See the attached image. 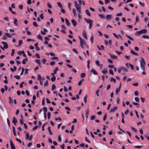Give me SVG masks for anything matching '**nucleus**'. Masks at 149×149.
<instances>
[{"label":"nucleus","mask_w":149,"mask_h":149,"mask_svg":"<svg viewBox=\"0 0 149 149\" xmlns=\"http://www.w3.org/2000/svg\"><path fill=\"white\" fill-rule=\"evenodd\" d=\"M10 142L11 149H15V146L11 140H10Z\"/></svg>","instance_id":"423d86ee"},{"label":"nucleus","mask_w":149,"mask_h":149,"mask_svg":"<svg viewBox=\"0 0 149 149\" xmlns=\"http://www.w3.org/2000/svg\"><path fill=\"white\" fill-rule=\"evenodd\" d=\"M129 66H130V67H131V69L132 70H133L134 69V68L133 65L130 63H129Z\"/></svg>","instance_id":"13d9d810"},{"label":"nucleus","mask_w":149,"mask_h":149,"mask_svg":"<svg viewBox=\"0 0 149 149\" xmlns=\"http://www.w3.org/2000/svg\"><path fill=\"white\" fill-rule=\"evenodd\" d=\"M40 17L42 19H43L44 18V16L43 13H41L40 15Z\"/></svg>","instance_id":"052dcab7"},{"label":"nucleus","mask_w":149,"mask_h":149,"mask_svg":"<svg viewBox=\"0 0 149 149\" xmlns=\"http://www.w3.org/2000/svg\"><path fill=\"white\" fill-rule=\"evenodd\" d=\"M85 12H86V14L88 15L89 16H90L91 15V14H90L89 10H88L86 9L85 11Z\"/></svg>","instance_id":"393cba45"},{"label":"nucleus","mask_w":149,"mask_h":149,"mask_svg":"<svg viewBox=\"0 0 149 149\" xmlns=\"http://www.w3.org/2000/svg\"><path fill=\"white\" fill-rule=\"evenodd\" d=\"M43 109L44 111V113H46V112L47 111V107H44L43 108Z\"/></svg>","instance_id":"4c0bfd02"},{"label":"nucleus","mask_w":149,"mask_h":149,"mask_svg":"<svg viewBox=\"0 0 149 149\" xmlns=\"http://www.w3.org/2000/svg\"><path fill=\"white\" fill-rule=\"evenodd\" d=\"M112 17V16L111 15H107L106 16V18L107 19H108L111 18Z\"/></svg>","instance_id":"5701e85b"},{"label":"nucleus","mask_w":149,"mask_h":149,"mask_svg":"<svg viewBox=\"0 0 149 149\" xmlns=\"http://www.w3.org/2000/svg\"><path fill=\"white\" fill-rule=\"evenodd\" d=\"M38 43L36 42L34 44V46L36 47V50L38 51L39 50H40L39 48L38 47Z\"/></svg>","instance_id":"4468645a"},{"label":"nucleus","mask_w":149,"mask_h":149,"mask_svg":"<svg viewBox=\"0 0 149 149\" xmlns=\"http://www.w3.org/2000/svg\"><path fill=\"white\" fill-rule=\"evenodd\" d=\"M95 118V116H92L91 117V120H93Z\"/></svg>","instance_id":"bf43d9fd"},{"label":"nucleus","mask_w":149,"mask_h":149,"mask_svg":"<svg viewBox=\"0 0 149 149\" xmlns=\"http://www.w3.org/2000/svg\"><path fill=\"white\" fill-rule=\"evenodd\" d=\"M99 15L101 18H104V15L103 14H99Z\"/></svg>","instance_id":"3c124183"},{"label":"nucleus","mask_w":149,"mask_h":149,"mask_svg":"<svg viewBox=\"0 0 149 149\" xmlns=\"http://www.w3.org/2000/svg\"><path fill=\"white\" fill-rule=\"evenodd\" d=\"M87 96L86 95L84 97V102L85 103H86V102H87Z\"/></svg>","instance_id":"603ef678"},{"label":"nucleus","mask_w":149,"mask_h":149,"mask_svg":"<svg viewBox=\"0 0 149 149\" xmlns=\"http://www.w3.org/2000/svg\"><path fill=\"white\" fill-rule=\"evenodd\" d=\"M9 100L10 103H13V99H12L11 97H9Z\"/></svg>","instance_id":"de8ad7c7"},{"label":"nucleus","mask_w":149,"mask_h":149,"mask_svg":"<svg viewBox=\"0 0 149 149\" xmlns=\"http://www.w3.org/2000/svg\"><path fill=\"white\" fill-rule=\"evenodd\" d=\"M89 110L88 109L87 110H86V118H88V116L89 114Z\"/></svg>","instance_id":"4be33fe9"},{"label":"nucleus","mask_w":149,"mask_h":149,"mask_svg":"<svg viewBox=\"0 0 149 149\" xmlns=\"http://www.w3.org/2000/svg\"><path fill=\"white\" fill-rule=\"evenodd\" d=\"M36 62L38 63L39 65H40L41 63L40 59H36Z\"/></svg>","instance_id":"cd10ccee"},{"label":"nucleus","mask_w":149,"mask_h":149,"mask_svg":"<svg viewBox=\"0 0 149 149\" xmlns=\"http://www.w3.org/2000/svg\"><path fill=\"white\" fill-rule=\"evenodd\" d=\"M25 132L26 133V139L28 140L29 138V133L27 132L26 131H25Z\"/></svg>","instance_id":"aec40b11"},{"label":"nucleus","mask_w":149,"mask_h":149,"mask_svg":"<svg viewBox=\"0 0 149 149\" xmlns=\"http://www.w3.org/2000/svg\"><path fill=\"white\" fill-rule=\"evenodd\" d=\"M13 133L14 135L15 136H16V134L15 132V128L14 126H13Z\"/></svg>","instance_id":"412c9836"},{"label":"nucleus","mask_w":149,"mask_h":149,"mask_svg":"<svg viewBox=\"0 0 149 149\" xmlns=\"http://www.w3.org/2000/svg\"><path fill=\"white\" fill-rule=\"evenodd\" d=\"M143 37L144 38L149 39V36L147 35H143Z\"/></svg>","instance_id":"473e14b6"},{"label":"nucleus","mask_w":149,"mask_h":149,"mask_svg":"<svg viewBox=\"0 0 149 149\" xmlns=\"http://www.w3.org/2000/svg\"><path fill=\"white\" fill-rule=\"evenodd\" d=\"M130 53L134 55H136V56H138V54L136 53V52H134V51L133 50H132L131 51H130Z\"/></svg>","instance_id":"a211bd4d"},{"label":"nucleus","mask_w":149,"mask_h":149,"mask_svg":"<svg viewBox=\"0 0 149 149\" xmlns=\"http://www.w3.org/2000/svg\"><path fill=\"white\" fill-rule=\"evenodd\" d=\"M50 128H51V127H48L47 129H48V130H49V131L50 133V134L52 135V132L50 130Z\"/></svg>","instance_id":"c85d7f7f"},{"label":"nucleus","mask_w":149,"mask_h":149,"mask_svg":"<svg viewBox=\"0 0 149 149\" xmlns=\"http://www.w3.org/2000/svg\"><path fill=\"white\" fill-rule=\"evenodd\" d=\"M71 22L74 26H76L77 24V23L73 19H72L71 20Z\"/></svg>","instance_id":"9b49d317"},{"label":"nucleus","mask_w":149,"mask_h":149,"mask_svg":"<svg viewBox=\"0 0 149 149\" xmlns=\"http://www.w3.org/2000/svg\"><path fill=\"white\" fill-rule=\"evenodd\" d=\"M119 89V88H116V92L117 95L118 94V92L120 91V90Z\"/></svg>","instance_id":"ea45409f"},{"label":"nucleus","mask_w":149,"mask_h":149,"mask_svg":"<svg viewBox=\"0 0 149 149\" xmlns=\"http://www.w3.org/2000/svg\"><path fill=\"white\" fill-rule=\"evenodd\" d=\"M80 46L82 48H84V47H83V45H86V44L85 43L84 41L83 40H82L80 41Z\"/></svg>","instance_id":"0eeeda50"},{"label":"nucleus","mask_w":149,"mask_h":149,"mask_svg":"<svg viewBox=\"0 0 149 149\" xmlns=\"http://www.w3.org/2000/svg\"><path fill=\"white\" fill-rule=\"evenodd\" d=\"M109 73L110 74H112V75L113 74V71L111 70H109Z\"/></svg>","instance_id":"4d7b16f0"},{"label":"nucleus","mask_w":149,"mask_h":149,"mask_svg":"<svg viewBox=\"0 0 149 149\" xmlns=\"http://www.w3.org/2000/svg\"><path fill=\"white\" fill-rule=\"evenodd\" d=\"M107 72H108V71L107 70L104 69L102 71V72L104 74H105L106 73H107Z\"/></svg>","instance_id":"f704fd0d"},{"label":"nucleus","mask_w":149,"mask_h":149,"mask_svg":"<svg viewBox=\"0 0 149 149\" xmlns=\"http://www.w3.org/2000/svg\"><path fill=\"white\" fill-rule=\"evenodd\" d=\"M56 88V87L55 84H53L52 85V91L54 90Z\"/></svg>","instance_id":"2f4dec72"},{"label":"nucleus","mask_w":149,"mask_h":149,"mask_svg":"<svg viewBox=\"0 0 149 149\" xmlns=\"http://www.w3.org/2000/svg\"><path fill=\"white\" fill-rule=\"evenodd\" d=\"M37 37L39 39H40L42 41L43 40V38L40 35H38L37 36Z\"/></svg>","instance_id":"a878e982"},{"label":"nucleus","mask_w":149,"mask_h":149,"mask_svg":"<svg viewBox=\"0 0 149 149\" xmlns=\"http://www.w3.org/2000/svg\"><path fill=\"white\" fill-rule=\"evenodd\" d=\"M14 77L16 78L17 79H20V77L18 75H15L14 76Z\"/></svg>","instance_id":"58836bf2"},{"label":"nucleus","mask_w":149,"mask_h":149,"mask_svg":"<svg viewBox=\"0 0 149 149\" xmlns=\"http://www.w3.org/2000/svg\"><path fill=\"white\" fill-rule=\"evenodd\" d=\"M65 20L66 24L68 26H69L70 25V24L68 19H65Z\"/></svg>","instance_id":"b1692460"},{"label":"nucleus","mask_w":149,"mask_h":149,"mask_svg":"<svg viewBox=\"0 0 149 149\" xmlns=\"http://www.w3.org/2000/svg\"><path fill=\"white\" fill-rule=\"evenodd\" d=\"M7 120L8 126L10 127V122L8 118L7 119Z\"/></svg>","instance_id":"680f3d73"},{"label":"nucleus","mask_w":149,"mask_h":149,"mask_svg":"<svg viewBox=\"0 0 149 149\" xmlns=\"http://www.w3.org/2000/svg\"><path fill=\"white\" fill-rule=\"evenodd\" d=\"M15 52V50L14 49H13L12 51V52L11 53V55L12 56H13L14 55Z\"/></svg>","instance_id":"0e129e2a"},{"label":"nucleus","mask_w":149,"mask_h":149,"mask_svg":"<svg viewBox=\"0 0 149 149\" xmlns=\"http://www.w3.org/2000/svg\"><path fill=\"white\" fill-rule=\"evenodd\" d=\"M38 79L40 80H41V79L42 78V77L40 75V74H38Z\"/></svg>","instance_id":"5fc2aeb1"},{"label":"nucleus","mask_w":149,"mask_h":149,"mask_svg":"<svg viewBox=\"0 0 149 149\" xmlns=\"http://www.w3.org/2000/svg\"><path fill=\"white\" fill-rule=\"evenodd\" d=\"M117 108L118 107L116 106L111 108L109 111L110 113L112 112H114L116 110Z\"/></svg>","instance_id":"20e7f679"},{"label":"nucleus","mask_w":149,"mask_h":149,"mask_svg":"<svg viewBox=\"0 0 149 149\" xmlns=\"http://www.w3.org/2000/svg\"><path fill=\"white\" fill-rule=\"evenodd\" d=\"M83 80V79L82 80H80L78 82V84L79 86H80L82 83V81Z\"/></svg>","instance_id":"338daca9"},{"label":"nucleus","mask_w":149,"mask_h":149,"mask_svg":"<svg viewBox=\"0 0 149 149\" xmlns=\"http://www.w3.org/2000/svg\"><path fill=\"white\" fill-rule=\"evenodd\" d=\"M19 45L18 46H20L23 43L22 40H19Z\"/></svg>","instance_id":"c756f323"},{"label":"nucleus","mask_w":149,"mask_h":149,"mask_svg":"<svg viewBox=\"0 0 149 149\" xmlns=\"http://www.w3.org/2000/svg\"><path fill=\"white\" fill-rule=\"evenodd\" d=\"M139 20V19L138 18V16H137L136 17V23H135V25L136 24V23L137 22H138Z\"/></svg>","instance_id":"6e6d98bb"},{"label":"nucleus","mask_w":149,"mask_h":149,"mask_svg":"<svg viewBox=\"0 0 149 149\" xmlns=\"http://www.w3.org/2000/svg\"><path fill=\"white\" fill-rule=\"evenodd\" d=\"M126 36L127 37H128L129 38V39H130V40H134L132 38H131L130 36H128V35H126Z\"/></svg>","instance_id":"a18cd8bd"},{"label":"nucleus","mask_w":149,"mask_h":149,"mask_svg":"<svg viewBox=\"0 0 149 149\" xmlns=\"http://www.w3.org/2000/svg\"><path fill=\"white\" fill-rule=\"evenodd\" d=\"M56 78L55 76H53L51 78V80L52 81H54L55 80Z\"/></svg>","instance_id":"7c9ffc66"},{"label":"nucleus","mask_w":149,"mask_h":149,"mask_svg":"<svg viewBox=\"0 0 149 149\" xmlns=\"http://www.w3.org/2000/svg\"><path fill=\"white\" fill-rule=\"evenodd\" d=\"M91 72L92 73H93L94 74L97 75V72L93 69H92L91 70Z\"/></svg>","instance_id":"f8f14e48"},{"label":"nucleus","mask_w":149,"mask_h":149,"mask_svg":"<svg viewBox=\"0 0 149 149\" xmlns=\"http://www.w3.org/2000/svg\"><path fill=\"white\" fill-rule=\"evenodd\" d=\"M122 70L124 72H127V69L126 68H124V67H122Z\"/></svg>","instance_id":"bb28decb"},{"label":"nucleus","mask_w":149,"mask_h":149,"mask_svg":"<svg viewBox=\"0 0 149 149\" xmlns=\"http://www.w3.org/2000/svg\"><path fill=\"white\" fill-rule=\"evenodd\" d=\"M14 24L16 26H17L18 24H17V19L15 18L14 19Z\"/></svg>","instance_id":"6ab92c4d"},{"label":"nucleus","mask_w":149,"mask_h":149,"mask_svg":"<svg viewBox=\"0 0 149 149\" xmlns=\"http://www.w3.org/2000/svg\"><path fill=\"white\" fill-rule=\"evenodd\" d=\"M85 74L84 73H82L81 74V77L82 78L84 77L85 76Z\"/></svg>","instance_id":"774afa93"},{"label":"nucleus","mask_w":149,"mask_h":149,"mask_svg":"<svg viewBox=\"0 0 149 149\" xmlns=\"http://www.w3.org/2000/svg\"><path fill=\"white\" fill-rule=\"evenodd\" d=\"M94 39V37L93 36H92L90 38V40L91 41L92 43H93V40Z\"/></svg>","instance_id":"8fccbe9b"},{"label":"nucleus","mask_w":149,"mask_h":149,"mask_svg":"<svg viewBox=\"0 0 149 149\" xmlns=\"http://www.w3.org/2000/svg\"><path fill=\"white\" fill-rule=\"evenodd\" d=\"M107 114L106 113H105L104 116L103 120L104 121H105L107 118Z\"/></svg>","instance_id":"c9c22d12"},{"label":"nucleus","mask_w":149,"mask_h":149,"mask_svg":"<svg viewBox=\"0 0 149 149\" xmlns=\"http://www.w3.org/2000/svg\"><path fill=\"white\" fill-rule=\"evenodd\" d=\"M13 123L15 125L16 123H17V120L15 117H13V120L12 121Z\"/></svg>","instance_id":"1a4fd4ad"},{"label":"nucleus","mask_w":149,"mask_h":149,"mask_svg":"<svg viewBox=\"0 0 149 149\" xmlns=\"http://www.w3.org/2000/svg\"><path fill=\"white\" fill-rule=\"evenodd\" d=\"M33 25L35 27H38V25L36 22H33Z\"/></svg>","instance_id":"79ce46f5"},{"label":"nucleus","mask_w":149,"mask_h":149,"mask_svg":"<svg viewBox=\"0 0 149 149\" xmlns=\"http://www.w3.org/2000/svg\"><path fill=\"white\" fill-rule=\"evenodd\" d=\"M5 35L8 37L11 38L12 37V35L8 33H5Z\"/></svg>","instance_id":"dca6fc26"},{"label":"nucleus","mask_w":149,"mask_h":149,"mask_svg":"<svg viewBox=\"0 0 149 149\" xmlns=\"http://www.w3.org/2000/svg\"><path fill=\"white\" fill-rule=\"evenodd\" d=\"M147 30L145 29H143L140 31L136 32V35L137 36H139L140 34L142 33H147Z\"/></svg>","instance_id":"f03ea898"},{"label":"nucleus","mask_w":149,"mask_h":149,"mask_svg":"<svg viewBox=\"0 0 149 149\" xmlns=\"http://www.w3.org/2000/svg\"><path fill=\"white\" fill-rule=\"evenodd\" d=\"M24 82L22 81L21 82V84H20V87L21 88H22L23 86V84H24Z\"/></svg>","instance_id":"c03bdc74"},{"label":"nucleus","mask_w":149,"mask_h":149,"mask_svg":"<svg viewBox=\"0 0 149 149\" xmlns=\"http://www.w3.org/2000/svg\"><path fill=\"white\" fill-rule=\"evenodd\" d=\"M113 35L114 36H115L116 38H119V36L118 35H117L116 33H113Z\"/></svg>","instance_id":"e433bc0d"},{"label":"nucleus","mask_w":149,"mask_h":149,"mask_svg":"<svg viewBox=\"0 0 149 149\" xmlns=\"http://www.w3.org/2000/svg\"><path fill=\"white\" fill-rule=\"evenodd\" d=\"M58 70V67H56L55 68V70L54 71V72L53 73H52L51 75L52 76H53L54 74H56L57 71Z\"/></svg>","instance_id":"9d476101"},{"label":"nucleus","mask_w":149,"mask_h":149,"mask_svg":"<svg viewBox=\"0 0 149 149\" xmlns=\"http://www.w3.org/2000/svg\"><path fill=\"white\" fill-rule=\"evenodd\" d=\"M141 60H140V65L141 68L142 70L144 71L145 70V65H146V62L144 59L142 57H141Z\"/></svg>","instance_id":"f257e3e1"},{"label":"nucleus","mask_w":149,"mask_h":149,"mask_svg":"<svg viewBox=\"0 0 149 149\" xmlns=\"http://www.w3.org/2000/svg\"><path fill=\"white\" fill-rule=\"evenodd\" d=\"M139 4L142 6L144 7L145 5V4L143 3H142L141 2V1H139Z\"/></svg>","instance_id":"e2e57ef3"},{"label":"nucleus","mask_w":149,"mask_h":149,"mask_svg":"<svg viewBox=\"0 0 149 149\" xmlns=\"http://www.w3.org/2000/svg\"><path fill=\"white\" fill-rule=\"evenodd\" d=\"M51 113L50 112H48L47 113L48 118L49 119L50 118Z\"/></svg>","instance_id":"a19ab883"},{"label":"nucleus","mask_w":149,"mask_h":149,"mask_svg":"<svg viewBox=\"0 0 149 149\" xmlns=\"http://www.w3.org/2000/svg\"><path fill=\"white\" fill-rule=\"evenodd\" d=\"M135 100L137 102H139V98L137 97H136L135 98Z\"/></svg>","instance_id":"69168bd1"},{"label":"nucleus","mask_w":149,"mask_h":149,"mask_svg":"<svg viewBox=\"0 0 149 149\" xmlns=\"http://www.w3.org/2000/svg\"><path fill=\"white\" fill-rule=\"evenodd\" d=\"M96 64L98 66H100V62L99 61L97 60L95 62Z\"/></svg>","instance_id":"72a5a7b5"},{"label":"nucleus","mask_w":149,"mask_h":149,"mask_svg":"<svg viewBox=\"0 0 149 149\" xmlns=\"http://www.w3.org/2000/svg\"><path fill=\"white\" fill-rule=\"evenodd\" d=\"M84 37L86 38V39H87V34L85 31H84L82 33Z\"/></svg>","instance_id":"ddd939ff"},{"label":"nucleus","mask_w":149,"mask_h":149,"mask_svg":"<svg viewBox=\"0 0 149 149\" xmlns=\"http://www.w3.org/2000/svg\"><path fill=\"white\" fill-rule=\"evenodd\" d=\"M2 43L4 45L3 46V48L7 49L8 48V46L6 42L3 41L2 42Z\"/></svg>","instance_id":"39448f33"},{"label":"nucleus","mask_w":149,"mask_h":149,"mask_svg":"<svg viewBox=\"0 0 149 149\" xmlns=\"http://www.w3.org/2000/svg\"><path fill=\"white\" fill-rule=\"evenodd\" d=\"M57 4L58 6L61 8L62 7V5L61 4V3L60 2H57Z\"/></svg>","instance_id":"37998d69"},{"label":"nucleus","mask_w":149,"mask_h":149,"mask_svg":"<svg viewBox=\"0 0 149 149\" xmlns=\"http://www.w3.org/2000/svg\"><path fill=\"white\" fill-rule=\"evenodd\" d=\"M110 56L113 59H116L117 58V56L112 55L111 54H110Z\"/></svg>","instance_id":"2eb2a0df"},{"label":"nucleus","mask_w":149,"mask_h":149,"mask_svg":"<svg viewBox=\"0 0 149 149\" xmlns=\"http://www.w3.org/2000/svg\"><path fill=\"white\" fill-rule=\"evenodd\" d=\"M47 6L48 7L50 8H51L52 6V5H51V4L49 3H47Z\"/></svg>","instance_id":"864d4df0"},{"label":"nucleus","mask_w":149,"mask_h":149,"mask_svg":"<svg viewBox=\"0 0 149 149\" xmlns=\"http://www.w3.org/2000/svg\"><path fill=\"white\" fill-rule=\"evenodd\" d=\"M113 81L114 82H115L116 80L115 79L113 78V77H111L110 79V81Z\"/></svg>","instance_id":"49530a36"},{"label":"nucleus","mask_w":149,"mask_h":149,"mask_svg":"<svg viewBox=\"0 0 149 149\" xmlns=\"http://www.w3.org/2000/svg\"><path fill=\"white\" fill-rule=\"evenodd\" d=\"M84 19L87 23L89 24V29H91L93 23V21L90 19H86V18H84Z\"/></svg>","instance_id":"7ed1b4c3"},{"label":"nucleus","mask_w":149,"mask_h":149,"mask_svg":"<svg viewBox=\"0 0 149 149\" xmlns=\"http://www.w3.org/2000/svg\"><path fill=\"white\" fill-rule=\"evenodd\" d=\"M13 68H10V70L12 72H14L16 70L17 68L15 66H14L13 67Z\"/></svg>","instance_id":"f3484780"},{"label":"nucleus","mask_w":149,"mask_h":149,"mask_svg":"<svg viewBox=\"0 0 149 149\" xmlns=\"http://www.w3.org/2000/svg\"><path fill=\"white\" fill-rule=\"evenodd\" d=\"M72 51L73 52L75 53L76 54H78V51L75 49H72Z\"/></svg>","instance_id":"09e8293b"},{"label":"nucleus","mask_w":149,"mask_h":149,"mask_svg":"<svg viewBox=\"0 0 149 149\" xmlns=\"http://www.w3.org/2000/svg\"><path fill=\"white\" fill-rule=\"evenodd\" d=\"M75 7H76L77 10L78 11L79 13H81V6H80V5H79L78 6H76Z\"/></svg>","instance_id":"6e6552de"}]
</instances>
